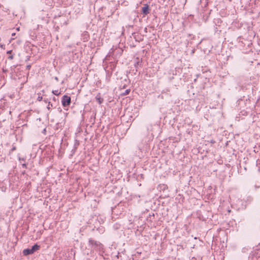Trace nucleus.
<instances>
[{"mask_svg": "<svg viewBox=\"0 0 260 260\" xmlns=\"http://www.w3.org/2000/svg\"><path fill=\"white\" fill-rule=\"evenodd\" d=\"M40 248V246L37 244L34 245L31 248H27L24 249L23 253L25 255L32 254L34 252L38 250Z\"/></svg>", "mask_w": 260, "mask_h": 260, "instance_id": "obj_1", "label": "nucleus"}, {"mask_svg": "<svg viewBox=\"0 0 260 260\" xmlns=\"http://www.w3.org/2000/svg\"><path fill=\"white\" fill-rule=\"evenodd\" d=\"M61 102L63 107L68 106L71 103V98L68 95H64L62 97Z\"/></svg>", "mask_w": 260, "mask_h": 260, "instance_id": "obj_2", "label": "nucleus"}, {"mask_svg": "<svg viewBox=\"0 0 260 260\" xmlns=\"http://www.w3.org/2000/svg\"><path fill=\"white\" fill-rule=\"evenodd\" d=\"M142 12L144 15H147L149 13V7L147 5L143 7Z\"/></svg>", "mask_w": 260, "mask_h": 260, "instance_id": "obj_3", "label": "nucleus"}, {"mask_svg": "<svg viewBox=\"0 0 260 260\" xmlns=\"http://www.w3.org/2000/svg\"><path fill=\"white\" fill-rule=\"evenodd\" d=\"M95 99L99 104H101L103 102V99L99 95H97Z\"/></svg>", "mask_w": 260, "mask_h": 260, "instance_id": "obj_4", "label": "nucleus"}, {"mask_svg": "<svg viewBox=\"0 0 260 260\" xmlns=\"http://www.w3.org/2000/svg\"><path fill=\"white\" fill-rule=\"evenodd\" d=\"M52 93L56 95H58L60 94V92L58 91V90H53Z\"/></svg>", "mask_w": 260, "mask_h": 260, "instance_id": "obj_5", "label": "nucleus"}, {"mask_svg": "<svg viewBox=\"0 0 260 260\" xmlns=\"http://www.w3.org/2000/svg\"><path fill=\"white\" fill-rule=\"evenodd\" d=\"M130 92V89H126L125 91V92L123 93L122 94L123 95H126V94H128Z\"/></svg>", "mask_w": 260, "mask_h": 260, "instance_id": "obj_6", "label": "nucleus"}, {"mask_svg": "<svg viewBox=\"0 0 260 260\" xmlns=\"http://www.w3.org/2000/svg\"><path fill=\"white\" fill-rule=\"evenodd\" d=\"M257 165L258 167L259 170L260 171V159L257 160Z\"/></svg>", "mask_w": 260, "mask_h": 260, "instance_id": "obj_7", "label": "nucleus"}, {"mask_svg": "<svg viewBox=\"0 0 260 260\" xmlns=\"http://www.w3.org/2000/svg\"><path fill=\"white\" fill-rule=\"evenodd\" d=\"M38 101H42V96H38Z\"/></svg>", "mask_w": 260, "mask_h": 260, "instance_id": "obj_8", "label": "nucleus"}, {"mask_svg": "<svg viewBox=\"0 0 260 260\" xmlns=\"http://www.w3.org/2000/svg\"><path fill=\"white\" fill-rule=\"evenodd\" d=\"M7 54H11L12 53V50H9L7 51Z\"/></svg>", "mask_w": 260, "mask_h": 260, "instance_id": "obj_9", "label": "nucleus"}, {"mask_svg": "<svg viewBox=\"0 0 260 260\" xmlns=\"http://www.w3.org/2000/svg\"><path fill=\"white\" fill-rule=\"evenodd\" d=\"M19 29H20V28H19V27H17V28H16V30H17V31H19Z\"/></svg>", "mask_w": 260, "mask_h": 260, "instance_id": "obj_10", "label": "nucleus"}, {"mask_svg": "<svg viewBox=\"0 0 260 260\" xmlns=\"http://www.w3.org/2000/svg\"><path fill=\"white\" fill-rule=\"evenodd\" d=\"M89 242L90 243H91V244H92V241L91 240H90L89 241Z\"/></svg>", "mask_w": 260, "mask_h": 260, "instance_id": "obj_11", "label": "nucleus"}, {"mask_svg": "<svg viewBox=\"0 0 260 260\" xmlns=\"http://www.w3.org/2000/svg\"><path fill=\"white\" fill-rule=\"evenodd\" d=\"M15 35V33H13V34H12V36H14Z\"/></svg>", "mask_w": 260, "mask_h": 260, "instance_id": "obj_12", "label": "nucleus"}, {"mask_svg": "<svg viewBox=\"0 0 260 260\" xmlns=\"http://www.w3.org/2000/svg\"><path fill=\"white\" fill-rule=\"evenodd\" d=\"M0 47H2V48H3V45L0 44Z\"/></svg>", "mask_w": 260, "mask_h": 260, "instance_id": "obj_13", "label": "nucleus"}, {"mask_svg": "<svg viewBox=\"0 0 260 260\" xmlns=\"http://www.w3.org/2000/svg\"><path fill=\"white\" fill-rule=\"evenodd\" d=\"M9 58H11V59H12L13 58V56H10Z\"/></svg>", "mask_w": 260, "mask_h": 260, "instance_id": "obj_14", "label": "nucleus"}, {"mask_svg": "<svg viewBox=\"0 0 260 260\" xmlns=\"http://www.w3.org/2000/svg\"><path fill=\"white\" fill-rule=\"evenodd\" d=\"M23 166L25 167H26V165L25 164H23Z\"/></svg>", "mask_w": 260, "mask_h": 260, "instance_id": "obj_15", "label": "nucleus"}, {"mask_svg": "<svg viewBox=\"0 0 260 260\" xmlns=\"http://www.w3.org/2000/svg\"><path fill=\"white\" fill-rule=\"evenodd\" d=\"M258 148H259V153H260V145H259Z\"/></svg>", "mask_w": 260, "mask_h": 260, "instance_id": "obj_16", "label": "nucleus"}, {"mask_svg": "<svg viewBox=\"0 0 260 260\" xmlns=\"http://www.w3.org/2000/svg\"><path fill=\"white\" fill-rule=\"evenodd\" d=\"M13 39H11V40L10 41V42H11V41L13 40Z\"/></svg>", "mask_w": 260, "mask_h": 260, "instance_id": "obj_17", "label": "nucleus"}]
</instances>
